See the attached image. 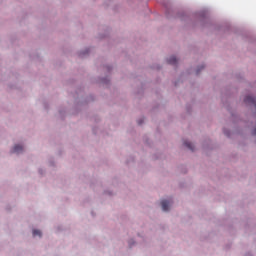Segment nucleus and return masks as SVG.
<instances>
[{
	"label": "nucleus",
	"instance_id": "obj_1",
	"mask_svg": "<svg viewBox=\"0 0 256 256\" xmlns=\"http://www.w3.org/2000/svg\"><path fill=\"white\" fill-rule=\"evenodd\" d=\"M161 205L163 211H169V205H171V202L168 200H162Z\"/></svg>",
	"mask_w": 256,
	"mask_h": 256
},
{
	"label": "nucleus",
	"instance_id": "obj_2",
	"mask_svg": "<svg viewBox=\"0 0 256 256\" xmlns=\"http://www.w3.org/2000/svg\"><path fill=\"white\" fill-rule=\"evenodd\" d=\"M169 65H177V58L175 56H170L168 59H167Z\"/></svg>",
	"mask_w": 256,
	"mask_h": 256
},
{
	"label": "nucleus",
	"instance_id": "obj_3",
	"mask_svg": "<svg viewBox=\"0 0 256 256\" xmlns=\"http://www.w3.org/2000/svg\"><path fill=\"white\" fill-rule=\"evenodd\" d=\"M23 152V146L21 145H15L13 148V153H22Z\"/></svg>",
	"mask_w": 256,
	"mask_h": 256
},
{
	"label": "nucleus",
	"instance_id": "obj_4",
	"mask_svg": "<svg viewBox=\"0 0 256 256\" xmlns=\"http://www.w3.org/2000/svg\"><path fill=\"white\" fill-rule=\"evenodd\" d=\"M185 147H187L188 149H190V151H194L195 147L193 146V144L191 142H184Z\"/></svg>",
	"mask_w": 256,
	"mask_h": 256
},
{
	"label": "nucleus",
	"instance_id": "obj_5",
	"mask_svg": "<svg viewBox=\"0 0 256 256\" xmlns=\"http://www.w3.org/2000/svg\"><path fill=\"white\" fill-rule=\"evenodd\" d=\"M33 236L34 237H41V232H40V230H33Z\"/></svg>",
	"mask_w": 256,
	"mask_h": 256
},
{
	"label": "nucleus",
	"instance_id": "obj_6",
	"mask_svg": "<svg viewBox=\"0 0 256 256\" xmlns=\"http://www.w3.org/2000/svg\"><path fill=\"white\" fill-rule=\"evenodd\" d=\"M143 123V120L138 121V125H141Z\"/></svg>",
	"mask_w": 256,
	"mask_h": 256
}]
</instances>
